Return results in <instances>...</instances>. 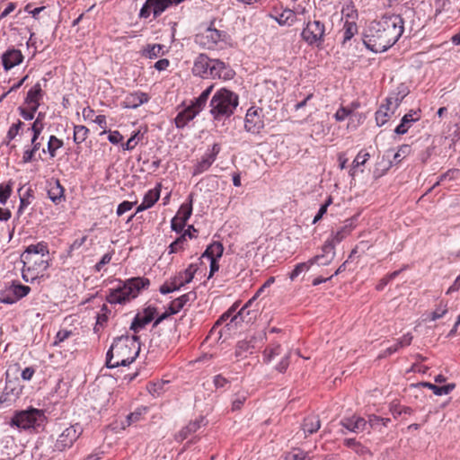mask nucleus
Returning a JSON list of instances; mask_svg holds the SVG:
<instances>
[{
    "label": "nucleus",
    "instance_id": "f257e3e1",
    "mask_svg": "<svg viewBox=\"0 0 460 460\" xmlns=\"http://www.w3.org/2000/svg\"><path fill=\"white\" fill-rule=\"evenodd\" d=\"M403 31L404 22L400 15H383L367 26L364 34V44L373 52H385L398 41Z\"/></svg>",
    "mask_w": 460,
    "mask_h": 460
},
{
    "label": "nucleus",
    "instance_id": "f03ea898",
    "mask_svg": "<svg viewBox=\"0 0 460 460\" xmlns=\"http://www.w3.org/2000/svg\"><path fill=\"white\" fill-rule=\"evenodd\" d=\"M140 350L139 337L122 335L114 340L106 355V366L114 368L130 365Z\"/></svg>",
    "mask_w": 460,
    "mask_h": 460
},
{
    "label": "nucleus",
    "instance_id": "7ed1b4c3",
    "mask_svg": "<svg viewBox=\"0 0 460 460\" xmlns=\"http://www.w3.org/2000/svg\"><path fill=\"white\" fill-rule=\"evenodd\" d=\"M239 104V96L233 91L222 87L212 96L209 108L210 114L216 120L232 116Z\"/></svg>",
    "mask_w": 460,
    "mask_h": 460
},
{
    "label": "nucleus",
    "instance_id": "20e7f679",
    "mask_svg": "<svg viewBox=\"0 0 460 460\" xmlns=\"http://www.w3.org/2000/svg\"><path fill=\"white\" fill-rule=\"evenodd\" d=\"M150 284L148 279L133 278L118 288L111 289L107 296L110 304H124L137 296L141 289L146 288Z\"/></svg>",
    "mask_w": 460,
    "mask_h": 460
},
{
    "label": "nucleus",
    "instance_id": "39448f33",
    "mask_svg": "<svg viewBox=\"0 0 460 460\" xmlns=\"http://www.w3.org/2000/svg\"><path fill=\"white\" fill-rule=\"evenodd\" d=\"M45 421L43 411L31 408L16 412L12 418L11 425L22 429H38L43 427Z\"/></svg>",
    "mask_w": 460,
    "mask_h": 460
},
{
    "label": "nucleus",
    "instance_id": "423d86ee",
    "mask_svg": "<svg viewBox=\"0 0 460 460\" xmlns=\"http://www.w3.org/2000/svg\"><path fill=\"white\" fill-rule=\"evenodd\" d=\"M325 24L323 22L316 19H308L301 32L302 40L305 42H306L309 46H322L325 40Z\"/></svg>",
    "mask_w": 460,
    "mask_h": 460
},
{
    "label": "nucleus",
    "instance_id": "0eeeda50",
    "mask_svg": "<svg viewBox=\"0 0 460 460\" xmlns=\"http://www.w3.org/2000/svg\"><path fill=\"white\" fill-rule=\"evenodd\" d=\"M83 427L79 423L61 428L53 447L54 452H64L71 448L83 434Z\"/></svg>",
    "mask_w": 460,
    "mask_h": 460
},
{
    "label": "nucleus",
    "instance_id": "6e6552de",
    "mask_svg": "<svg viewBox=\"0 0 460 460\" xmlns=\"http://www.w3.org/2000/svg\"><path fill=\"white\" fill-rule=\"evenodd\" d=\"M402 99L403 96H399V94L390 95L385 99V103L382 104L376 112L377 126L381 127L389 120L400 106Z\"/></svg>",
    "mask_w": 460,
    "mask_h": 460
},
{
    "label": "nucleus",
    "instance_id": "1a4fd4ad",
    "mask_svg": "<svg viewBox=\"0 0 460 460\" xmlns=\"http://www.w3.org/2000/svg\"><path fill=\"white\" fill-rule=\"evenodd\" d=\"M31 291V288L21 284L18 281H13L0 293V302L12 305L26 296Z\"/></svg>",
    "mask_w": 460,
    "mask_h": 460
},
{
    "label": "nucleus",
    "instance_id": "9d476101",
    "mask_svg": "<svg viewBox=\"0 0 460 460\" xmlns=\"http://www.w3.org/2000/svg\"><path fill=\"white\" fill-rule=\"evenodd\" d=\"M226 33L223 31L208 27L196 36V41L203 48L208 49H214L217 47L218 43L226 40Z\"/></svg>",
    "mask_w": 460,
    "mask_h": 460
},
{
    "label": "nucleus",
    "instance_id": "9b49d317",
    "mask_svg": "<svg viewBox=\"0 0 460 460\" xmlns=\"http://www.w3.org/2000/svg\"><path fill=\"white\" fill-rule=\"evenodd\" d=\"M263 127L262 110L253 106L248 109L244 119L245 130L252 134H258Z\"/></svg>",
    "mask_w": 460,
    "mask_h": 460
},
{
    "label": "nucleus",
    "instance_id": "f8f14e48",
    "mask_svg": "<svg viewBox=\"0 0 460 460\" xmlns=\"http://www.w3.org/2000/svg\"><path fill=\"white\" fill-rule=\"evenodd\" d=\"M171 5L172 2L170 0H146L140 9L139 16L147 18L152 13L154 18H157Z\"/></svg>",
    "mask_w": 460,
    "mask_h": 460
},
{
    "label": "nucleus",
    "instance_id": "ddd939ff",
    "mask_svg": "<svg viewBox=\"0 0 460 460\" xmlns=\"http://www.w3.org/2000/svg\"><path fill=\"white\" fill-rule=\"evenodd\" d=\"M221 150L220 145L217 143H215L210 150H208L204 155L202 156L201 160L197 163V164L193 168L192 174L199 175L202 172L208 170V168L213 164V163L216 161V158L217 155L219 154Z\"/></svg>",
    "mask_w": 460,
    "mask_h": 460
},
{
    "label": "nucleus",
    "instance_id": "4468645a",
    "mask_svg": "<svg viewBox=\"0 0 460 460\" xmlns=\"http://www.w3.org/2000/svg\"><path fill=\"white\" fill-rule=\"evenodd\" d=\"M209 77L212 79L231 80L234 78L235 72L225 62L219 59H213L209 72Z\"/></svg>",
    "mask_w": 460,
    "mask_h": 460
},
{
    "label": "nucleus",
    "instance_id": "2eb2a0df",
    "mask_svg": "<svg viewBox=\"0 0 460 460\" xmlns=\"http://www.w3.org/2000/svg\"><path fill=\"white\" fill-rule=\"evenodd\" d=\"M39 256L49 257L48 244L44 242H40L27 246L22 254V261L24 266H26L27 264H31L32 259Z\"/></svg>",
    "mask_w": 460,
    "mask_h": 460
},
{
    "label": "nucleus",
    "instance_id": "dca6fc26",
    "mask_svg": "<svg viewBox=\"0 0 460 460\" xmlns=\"http://www.w3.org/2000/svg\"><path fill=\"white\" fill-rule=\"evenodd\" d=\"M354 228V220L352 218L347 219L340 228L332 232L331 236L325 241V243L332 244L335 249V246L349 236Z\"/></svg>",
    "mask_w": 460,
    "mask_h": 460
},
{
    "label": "nucleus",
    "instance_id": "f3484780",
    "mask_svg": "<svg viewBox=\"0 0 460 460\" xmlns=\"http://www.w3.org/2000/svg\"><path fill=\"white\" fill-rule=\"evenodd\" d=\"M212 61L213 59L209 58L206 54H199L193 63V75L201 78H209Z\"/></svg>",
    "mask_w": 460,
    "mask_h": 460
},
{
    "label": "nucleus",
    "instance_id": "a211bd4d",
    "mask_svg": "<svg viewBox=\"0 0 460 460\" xmlns=\"http://www.w3.org/2000/svg\"><path fill=\"white\" fill-rule=\"evenodd\" d=\"M155 308L147 307L144 310L143 313L137 314L131 323L130 330H132L135 333L138 332L140 330L145 328L146 324L151 323L155 317Z\"/></svg>",
    "mask_w": 460,
    "mask_h": 460
},
{
    "label": "nucleus",
    "instance_id": "6ab92c4d",
    "mask_svg": "<svg viewBox=\"0 0 460 460\" xmlns=\"http://www.w3.org/2000/svg\"><path fill=\"white\" fill-rule=\"evenodd\" d=\"M149 101V96L147 93L136 91L133 93H128L124 100L121 102V106L124 109H137L144 103H146Z\"/></svg>",
    "mask_w": 460,
    "mask_h": 460
},
{
    "label": "nucleus",
    "instance_id": "aec40b11",
    "mask_svg": "<svg viewBox=\"0 0 460 460\" xmlns=\"http://www.w3.org/2000/svg\"><path fill=\"white\" fill-rule=\"evenodd\" d=\"M341 425L344 427L346 429L354 433H360L366 430L367 431V420L364 418L358 415L343 418L341 420Z\"/></svg>",
    "mask_w": 460,
    "mask_h": 460
},
{
    "label": "nucleus",
    "instance_id": "412c9836",
    "mask_svg": "<svg viewBox=\"0 0 460 460\" xmlns=\"http://www.w3.org/2000/svg\"><path fill=\"white\" fill-rule=\"evenodd\" d=\"M322 251V254L315 255L309 260L312 266L314 264L326 266L333 261L335 257V249L333 248L332 244L324 243Z\"/></svg>",
    "mask_w": 460,
    "mask_h": 460
},
{
    "label": "nucleus",
    "instance_id": "4be33fe9",
    "mask_svg": "<svg viewBox=\"0 0 460 460\" xmlns=\"http://www.w3.org/2000/svg\"><path fill=\"white\" fill-rule=\"evenodd\" d=\"M199 111L191 104L179 111L174 119V123L177 128H183L187 124L192 120Z\"/></svg>",
    "mask_w": 460,
    "mask_h": 460
},
{
    "label": "nucleus",
    "instance_id": "5701e85b",
    "mask_svg": "<svg viewBox=\"0 0 460 460\" xmlns=\"http://www.w3.org/2000/svg\"><path fill=\"white\" fill-rule=\"evenodd\" d=\"M22 60L23 55L21 50L15 49L6 50L2 56V62L5 70H9L20 65Z\"/></svg>",
    "mask_w": 460,
    "mask_h": 460
},
{
    "label": "nucleus",
    "instance_id": "b1692460",
    "mask_svg": "<svg viewBox=\"0 0 460 460\" xmlns=\"http://www.w3.org/2000/svg\"><path fill=\"white\" fill-rule=\"evenodd\" d=\"M48 197L55 203L59 204L65 200L64 188L58 180L51 179L47 186Z\"/></svg>",
    "mask_w": 460,
    "mask_h": 460
},
{
    "label": "nucleus",
    "instance_id": "393cba45",
    "mask_svg": "<svg viewBox=\"0 0 460 460\" xmlns=\"http://www.w3.org/2000/svg\"><path fill=\"white\" fill-rule=\"evenodd\" d=\"M420 118V111H411L402 118L401 123L395 128L394 132L398 135L407 133L412 123L418 121Z\"/></svg>",
    "mask_w": 460,
    "mask_h": 460
},
{
    "label": "nucleus",
    "instance_id": "a878e982",
    "mask_svg": "<svg viewBox=\"0 0 460 460\" xmlns=\"http://www.w3.org/2000/svg\"><path fill=\"white\" fill-rule=\"evenodd\" d=\"M254 298L255 297L250 299L240 309V311L232 317L230 323H234L235 324H237L239 323V320L245 322L247 323H252L253 321V319L256 317V313L254 311L251 312L250 310H248V307L252 305Z\"/></svg>",
    "mask_w": 460,
    "mask_h": 460
},
{
    "label": "nucleus",
    "instance_id": "bb28decb",
    "mask_svg": "<svg viewBox=\"0 0 460 460\" xmlns=\"http://www.w3.org/2000/svg\"><path fill=\"white\" fill-rule=\"evenodd\" d=\"M195 297V293L190 292L174 299L173 301L171 302L169 305V314H175L179 313L189 301L194 300Z\"/></svg>",
    "mask_w": 460,
    "mask_h": 460
},
{
    "label": "nucleus",
    "instance_id": "cd10ccee",
    "mask_svg": "<svg viewBox=\"0 0 460 460\" xmlns=\"http://www.w3.org/2000/svg\"><path fill=\"white\" fill-rule=\"evenodd\" d=\"M43 95V92L41 89V85L40 83H37L33 87H31L26 96L25 102L28 105H32L33 109L39 108L40 100Z\"/></svg>",
    "mask_w": 460,
    "mask_h": 460
},
{
    "label": "nucleus",
    "instance_id": "c85d7f7f",
    "mask_svg": "<svg viewBox=\"0 0 460 460\" xmlns=\"http://www.w3.org/2000/svg\"><path fill=\"white\" fill-rule=\"evenodd\" d=\"M321 427V421L318 416L310 415L305 418L302 429L305 434L315 433Z\"/></svg>",
    "mask_w": 460,
    "mask_h": 460
},
{
    "label": "nucleus",
    "instance_id": "c756f323",
    "mask_svg": "<svg viewBox=\"0 0 460 460\" xmlns=\"http://www.w3.org/2000/svg\"><path fill=\"white\" fill-rule=\"evenodd\" d=\"M224 252L223 244L219 242H214L210 245L207 247L205 252L202 254V257H206L208 259L217 260L221 258Z\"/></svg>",
    "mask_w": 460,
    "mask_h": 460
},
{
    "label": "nucleus",
    "instance_id": "7c9ffc66",
    "mask_svg": "<svg viewBox=\"0 0 460 460\" xmlns=\"http://www.w3.org/2000/svg\"><path fill=\"white\" fill-rule=\"evenodd\" d=\"M191 213H192V194H190L189 196V202L183 203L180 207V208L174 217L178 218V220L181 221L182 223H184L186 225V222L191 216Z\"/></svg>",
    "mask_w": 460,
    "mask_h": 460
},
{
    "label": "nucleus",
    "instance_id": "2f4dec72",
    "mask_svg": "<svg viewBox=\"0 0 460 460\" xmlns=\"http://www.w3.org/2000/svg\"><path fill=\"white\" fill-rule=\"evenodd\" d=\"M277 22L281 26H291L296 21V13L290 9H285L278 17Z\"/></svg>",
    "mask_w": 460,
    "mask_h": 460
},
{
    "label": "nucleus",
    "instance_id": "473e14b6",
    "mask_svg": "<svg viewBox=\"0 0 460 460\" xmlns=\"http://www.w3.org/2000/svg\"><path fill=\"white\" fill-rule=\"evenodd\" d=\"M196 271L197 266L195 264H190L184 271L180 272L173 279L177 280L178 283H181V287H183L193 279Z\"/></svg>",
    "mask_w": 460,
    "mask_h": 460
},
{
    "label": "nucleus",
    "instance_id": "72a5a7b5",
    "mask_svg": "<svg viewBox=\"0 0 460 460\" xmlns=\"http://www.w3.org/2000/svg\"><path fill=\"white\" fill-rule=\"evenodd\" d=\"M63 146V141L58 138L56 136L52 135L49 137L47 150L42 149V153L45 154L48 152L50 158H54L57 155V151Z\"/></svg>",
    "mask_w": 460,
    "mask_h": 460
},
{
    "label": "nucleus",
    "instance_id": "f704fd0d",
    "mask_svg": "<svg viewBox=\"0 0 460 460\" xmlns=\"http://www.w3.org/2000/svg\"><path fill=\"white\" fill-rule=\"evenodd\" d=\"M254 349L253 339L251 340H243L237 343L235 355L236 357H243L246 358L247 354L252 353Z\"/></svg>",
    "mask_w": 460,
    "mask_h": 460
},
{
    "label": "nucleus",
    "instance_id": "c9c22d12",
    "mask_svg": "<svg viewBox=\"0 0 460 460\" xmlns=\"http://www.w3.org/2000/svg\"><path fill=\"white\" fill-rule=\"evenodd\" d=\"M281 346L279 343L271 344L263 351V361L265 363L271 362L277 356L281 354Z\"/></svg>",
    "mask_w": 460,
    "mask_h": 460
},
{
    "label": "nucleus",
    "instance_id": "e433bc0d",
    "mask_svg": "<svg viewBox=\"0 0 460 460\" xmlns=\"http://www.w3.org/2000/svg\"><path fill=\"white\" fill-rule=\"evenodd\" d=\"M343 443L346 447L353 449L354 452L358 456H366L367 454H369V450L367 449V447L363 446L355 438H346L344 439Z\"/></svg>",
    "mask_w": 460,
    "mask_h": 460
},
{
    "label": "nucleus",
    "instance_id": "4c0bfd02",
    "mask_svg": "<svg viewBox=\"0 0 460 460\" xmlns=\"http://www.w3.org/2000/svg\"><path fill=\"white\" fill-rule=\"evenodd\" d=\"M423 385L431 389L433 393L438 396L450 394L456 387L455 384H447L446 385L438 386L430 383H424Z\"/></svg>",
    "mask_w": 460,
    "mask_h": 460
},
{
    "label": "nucleus",
    "instance_id": "58836bf2",
    "mask_svg": "<svg viewBox=\"0 0 460 460\" xmlns=\"http://www.w3.org/2000/svg\"><path fill=\"white\" fill-rule=\"evenodd\" d=\"M164 46L161 44L147 45L143 55L150 59L156 58L164 54Z\"/></svg>",
    "mask_w": 460,
    "mask_h": 460
},
{
    "label": "nucleus",
    "instance_id": "ea45409f",
    "mask_svg": "<svg viewBox=\"0 0 460 460\" xmlns=\"http://www.w3.org/2000/svg\"><path fill=\"white\" fill-rule=\"evenodd\" d=\"M28 265V270L31 269L35 270L40 272H43L49 268L48 259L46 257L39 256L37 258L32 259L31 264Z\"/></svg>",
    "mask_w": 460,
    "mask_h": 460
},
{
    "label": "nucleus",
    "instance_id": "a19ab883",
    "mask_svg": "<svg viewBox=\"0 0 460 460\" xmlns=\"http://www.w3.org/2000/svg\"><path fill=\"white\" fill-rule=\"evenodd\" d=\"M343 32V40L342 44H345L347 41L350 40L351 38L358 32L357 24L353 22H345L342 29Z\"/></svg>",
    "mask_w": 460,
    "mask_h": 460
},
{
    "label": "nucleus",
    "instance_id": "79ce46f5",
    "mask_svg": "<svg viewBox=\"0 0 460 460\" xmlns=\"http://www.w3.org/2000/svg\"><path fill=\"white\" fill-rule=\"evenodd\" d=\"M448 311L447 303L441 301L436 309L427 318L429 321H437L442 318Z\"/></svg>",
    "mask_w": 460,
    "mask_h": 460
},
{
    "label": "nucleus",
    "instance_id": "37998d69",
    "mask_svg": "<svg viewBox=\"0 0 460 460\" xmlns=\"http://www.w3.org/2000/svg\"><path fill=\"white\" fill-rule=\"evenodd\" d=\"M23 126L24 123L21 120H18L16 123H13L7 131L4 143L6 145H9L10 142L16 137V136L19 134L20 130Z\"/></svg>",
    "mask_w": 460,
    "mask_h": 460
},
{
    "label": "nucleus",
    "instance_id": "c03bdc74",
    "mask_svg": "<svg viewBox=\"0 0 460 460\" xmlns=\"http://www.w3.org/2000/svg\"><path fill=\"white\" fill-rule=\"evenodd\" d=\"M89 129L82 125L75 126L74 128V141L76 144L83 143L88 136Z\"/></svg>",
    "mask_w": 460,
    "mask_h": 460
},
{
    "label": "nucleus",
    "instance_id": "a18cd8bd",
    "mask_svg": "<svg viewBox=\"0 0 460 460\" xmlns=\"http://www.w3.org/2000/svg\"><path fill=\"white\" fill-rule=\"evenodd\" d=\"M370 155L367 152L360 151L357 156L355 157L353 163H352V169L349 172V174L351 177H354L355 172L354 169L359 165H364L367 161L369 159Z\"/></svg>",
    "mask_w": 460,
    "mask_h": 460
},
{
    "label": "nucleus",
    "instance_id": "49530a36",
    "mask_svg": "<svg viewBox=\"0 0 460 460\" xmlns=\"http://www.w3.org/2000/svg\"><path fill=\"white\" fill-rule=\"evenodd\" d=\"M247 397L248 393L245 391L236 393L232 401V411L240 410L247 400Z\"/></svg>",
    "mask_w": 460,
    "mask_h": 460
},
{
    "label": "nucleus",
    "instance_id": "de8ad7c7",
    "mask_svg": "<svg viewBox=\"0 0 460 460\" xmlns=\"http://www.w3.org/2000/svg\"><path fill=\"white\" fill-rule=\"evenodd\" d=\"M160 191L157 189H153L148 190L144 196L143 202L148 207L151 208L155 205V203L159 199Z\"/></svg>",
    "mask_w": 460,
    "mask_h": 460
},
{
    "label": "nucleus",
    "instance_id": "09e8293b",
    "mask_svg": "<svg viewBox=\"0 0 460 460\" xmlns=\"http://www.w3.org/2000/svg\"><path fill=\"white\" fill-rule=\"evenodd\" d=\"M310 261L305 262H300L296 264L294 268V270L289 274V279L291 280H294L296 279L302 272L309 270L311 268Z\"/></svg>",
    "mask_w": 460,
    "mask_h": 460
},
{
    "label": "nucleus",
    "instance_id": "8fccbe9b",
    "mask_svg": "<svg viewBox=\"0 0 460 460\" xmlns=\"http://www.w3.org/2000/svg\"><path fill=\"white\" fill-rule=\"evenodd\" d=\"M181 288V283H178L177 280L172 279L170 282H166V283L163 284L160 287L159 291L162 294L166 295V294H169V293H171L172 291L178 290Z\"/></svg>",
    "mask_w": 460,
    "mask_h": 460
},
{
    "label": "nucleus",
    "instance_id": "3c124183",
    "mask_svg": "<svg viewBox=\"0 0 460 460\" xmlns=\"http://www.w3.org/2000/svg\"><path fill=\"white\" fill-rule=\"evenodd\" d=\"M332 203V197H329V198L326 199V201L324 202V204H323V205L320 207V208H319V210H318L317 214L315 215V217H314V219H313V224H316L318 221H320V220L323 218V215H325V214H326V212H327V208H328V207H329Z\"/></svg>",
    "mask_w": 460,
    "mask_h": 460
},
{
    "label": "nucleus",
    "instance_id": "603ef678",
    "mask_svg": "<svg viewBox=\"0 0 460 460\" xmlns=\"http://www.w3.org/2000/svg\"><path fill=\"white\" fill-rule=\"evenodd\" d=\"M291 356V350L288 349L286 354L283 356L279 363L275 367L276 370L279 373H284L288 366H289V359Z\"/></svg>",
    "mask_w": 460,
    "mask_h": 460
},
{
    "label": "nucleus",
    "instance_id": "864d4df0",
    "mask_svg": "<svg viewBox=\"0 0 460 460\" xmlns=\"http://www.w3.org/2000/svg\"><path fill=\"white\" fill-rule=\"evenodd\" d=\"M411 153V146L409 145H402L398 151L394 155V160L399 163L402 159L406 157Z\"/></svg>",
    "mask_w": 460,
    "mask_h": 460
},
{
    "label": "nucleus",
    "instance_id": "5fc2aeb1",
    "mask_svg": "<svg viewBox=\"0 0 460 460\" xmlns=\"http://www.w3.org/2000/svg\"><path fill=\"white\" fill-rule=\"evenodd\" d=\"M185 241H186V234H183L170 244V246H169L170 253H174V252H177L178 251L181 250Z\"/></svg>",
    "mask_w": 460,
    "mask_h": 460
},
{
    "label": "nucleus",
    "instance_id": "6e6d98bb",
    "mask_svg": "<svg viewBox=\"0 0 460 460\" xmlns=\"http://www.w3.org/2000/svg\"><path fill=\"white\" fill-rule=\"evenodd\" d=\"M388 421H389V419H382L376 415H370L368 418V420H367V431L369 432L370 429L376 428L381 422H383L384 425H386V422H388Z\"/></svg>",
    "mask_w": 460,
    "mask_h": 460
},
{
    "label": "nucleus",
    "instance_id": "4d7b16f0",
    "mask_svg": "<svg viewBox=\"0 0 460 460\" xmlns=\"http://www.w3.org/2000/svg\"><path fill=\"white\" fill-rule=\"evenodd\" d=\"M141 419V412L138 411H136L134 412H131L130 414H128L125 420V421H123L121 424H122V428L125 429L126 427H128L130 426L131 424L135 423V422H137L138 420H140Z\"/></svg>",
    "mask_w": 460,
    "mask_h": 460
},
{
    "label": "nucleus",
    "instance_id": "13d9d810",
    "mask_svg": "<svg viewBox=\"0 0 460 460\" xmlns=\"http://www.w3.org/2000/svg\"><path fill=\"white\" fill-rule=\"evenodd\" d=\"M38 108L33 109L32 105H29V109H24L22 107L19 108L20 115L25 120H31L34 118V114L37 111Z\"/></svg>",
    "mask_w": 460,
    "mask_h": 460
},
{
    "label": "nucleus",
    "instance_id": "bf43d9fd",
    "mask_svg": "<svg viewBox=\"0 0 460 460\" xmlns=\"http://www.w3.org/2000/svg\"><path fill=\"white\" fill-rule=\"evenodd\" d=\"M200 427V421H194V422H190L181 431V435L182 437V438H185L188 434L191 433V432H195L197 431V429Z\"/></svg>",
    "mask_w": 460,
    "mask_h": 460
},
{
    "label": "nucleus",
    "instance_id": "052dcab7",
    "mask_svg": "<svg viewBox=\"0 0 460 460\" xmlns=\"http://www.w3.org/2000/svg\"><path fill=\"white\" fill-rule=\"evenodd\" d=\"M134 204H135V202H130L128 200L121 202L117 208V211H116L117 216L120 217L127 211H129L133 208Z\"/></svg>",
    "mask_w": 460,
    "mask_h": 460
},
{
    "label": "nucleus",
    "instance_id": "680f3d73",
    "mask_svg": "<svg viewBox=\"0 0 460 460\" xmlns=\"http://www.w3.org/2000/svg\"><path fill=\"white\" fill-rule=\"evenodd\" d=\"M30 129L32 131V137H40L43 130V123L37 118Z\"/></svg>",
    "mask_w": 460,
    "mask_h": 460
},
{
    "label": "nucleus",
    "instance_id": "e2e57ef3",
    "mask_svg": "<svg viewBox=\"0 0 460 460\" xmlns=\"http://www.w3.org/2000/svg\"><path fill=\"white\" fill-rule=\"evenodd\" d=\"M71 335H72L71 331L60 330L56 335V340L54 341V345H58V344L63 342L64 341L68 339Z\"/></svg>",
    "mask_w": 460,
    "mask_h": 460
},
{
    "label": "nucleus",
    "instance_id": "0e129e2a",
    "mask_svg": "<svg viewBox=\"0 0 460 460\" xmlns=\"http://www.w3.org/2000/svg\"><path fill=\"white\" fill-rule=\"evenodd\" d=\"M11 195V188L0 184V203L5 204Z\"/></svg>",
    "mask_w": 460,
    "mask_h": 460
},
{
    "label": "nucleus",
    "instance_id": "69168bd1",
    "mask_svg": "<svg viewBox=\"0 0 460 460\" xmlns=\"http://www.w3.org/2000/svg\"><path fill=\"white\" fill-rule=\"evenodd\" d=\"M34 153L31 151V146H26L24 147V151H23V154H22V162L23 164H29L31 163V161L34 160Z\"/></svg>",
    "mask_w": 460,
    "mask_h": 460
},
{
    "label": "nucleus",
    "instance_id": "338daca9",
    "mask_svg": "<svg viewBox=\"0 0 460 460\" xmlns=\"http://www.w3.org/2000/svg\"><path fill=\"white\" fill-rule=\"evenodd\" d=\"M122 139L123 136L118 130L109 131L108 140L111 143L117 145L120 143Z\"/></svg>",
    "mask_w": 460,
    "mask_h": 460
},
{
    "label": "nucleus",
    "instance_id": "774afa93",
    "mask_svg": "<svg viewBox=\"0 0 460 460\" xmlns=\"http://www.w3.org/2000/svg\"><path fill=\"white\" fill-rule=\"evenodd\" d=\"M207 102L208 101L199 94V96L194 99L190 104L200 112L206 106Z\"/></svg>",
    "mask_w": 460,
    "mask_h": 460
}]
</instances>
